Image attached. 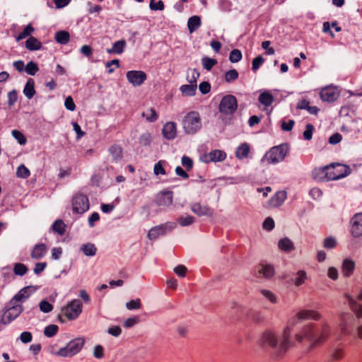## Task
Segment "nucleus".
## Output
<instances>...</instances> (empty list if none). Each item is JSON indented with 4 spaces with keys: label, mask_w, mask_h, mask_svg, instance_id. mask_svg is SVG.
<instances>
[{
    "label": "nucleus",
    "mask_w": 362,
    "mask_h": 362,
    "mask_svg": "<svg viewBox=\"0 0 362 362\" xmlns=\"http://www.w3.org/2000/svg\"><path fill=\"white\" fill-rule=\"evenodd\" d=\"M332 332V327L327 322L321 324L309 322L304 325L301 329L295 334L294 341L298 344H303L306 340L310 343L309 349L324 343Z\"/></svg>",
    "instance_id": "1"
},
{
    "label": "nucleus",
    "mask_w": 362,
    "mask_h": 362,
    "mask_svg": "<svg viewBox=\"0 0 362 362\" xmlns=\"http://www.w3.org/2000/svg\"><path fill=\"white\" fill-rule=\"evenodd\" d=\"M257 343L264 349L269 348L276 357L283 356L295 344L289 339L288 329L284 330L280 340L274 331L267 329L261 334Z\"/></svg>",
    "instance_id": "2"
},
{
    "label": "nucleus",
    "mask_w": 362,
    "mask_h": 362,
    "mask_svg": "<svg viewBox=\"0 0 362 362\" xmlns=\"http://www.w3.org/2000/svg\"><path fill=\"white\" fill-rule=\"evenodd\" d=\"M182 125L187 134H194L202 128V119L196 111L188 112L183 118Z\"/></svg>",
    "instance_id": "3"
},
{
    "label": "nucleus",
    "mask_w": 362,
    "mask_h": 362,
    "mask_svg": "<svg viewBox=\"0 0 362 362\" xmlns=\"http://www.w3.org/2000/svg\"><path fill=\"white\" fill-rule=\"evenodd\" d=\"M85 340L82 337H77L70 341L64 347L59 349L57 351L53 353L54 356L71 358L76 355L82 349Z\"/></svg>",
    "instance_id": "4"
},
{
    "label": "nucleus",
    "mask_w": 362,
    "mask_h": 362,
    "mask_svg": "<svg viewBox=\"0 0 362 362\" xmlns=\"http://www.w3.org/2000/svg\"><path fill=\"white\" fill-rule=\"evenodd\" d=\"M288 151V147L286 144H281L277 146L272 147L269 151L266 153L262 158V163L267 164H276L282 161L286 157Z\"/></svg>",
    "instance_id": "5"
},
{
    "label": "nucleus",
    "mask_w": 362,
    "mask_h": 362,
    "mask_svg": "<svg viewBox=\"0 0 362 362\" xmlns=\"http://www.w3.org/2000/svg\"><path fill=\"white\" fill-rule=\"evenodd\" d=\"M83 304L78 299H74L62 308V313L69 320H76L82 313Z\"/></svg>",
    "instance_id": "6"
},
{
    "label": "nucleus",
    "mask_w": 362,
    "mask_h": 362,
    "mask_svg": "<svg viewBox=\"0 0 362 362\" xmlns=\"http://www.w3.org/2000/svg\"><path fill=\"white\" fill-rule=\"evenodd\" d=\"M177 226L175 222H167L151 228L147 234V238L151 240H154L160 236L165 235L171 232Z\"/></svg>",
    "instance_id": "7"
},
{
    "label": "nucleus",
    "mask_w": 362,
    "mask_h": 362,
    "mask_svg": "<svg viewBox=\"0 0 362 362\" xmlns=\"http://www.w3.org/2000/svg\"><path fill=\"white\" fill-rule=\"evenodd\" d=\"M328 180H336L343 178L350 174L349 166L340 163L327 165Z\"/></svg>",
    "instance_id": "8"
},
{
    "label": "nucleus",
    "mask_w": 362,
    "mask_h": 362,
    "mask_svg": "<svg viewBox=\"0 0 362 362\" xmlns=\"http://www.w3.org/2000/svg\"><path fill=\"white\" fill-rule=\"evenodd\" d=\"M237 107L238 102L236 98L232 95H227L221 99L218 110L223 114L232 115L236 111Z\"/></svg>",
    "instance_id": "9"
},
{
    "label": "nucleus",
    "mask_w": 362,
    "mask_h": 362,
    "mask_svg": "<svg viewBox=\"0 0 362 362\" xmlns=\"http://www.w3.org/2000/svg\"><path fill=\"white\" fill-rule=\"evenodd\" d=\"M90 207L88 197L83 194H76L72 199L73 211L76 214H83Z\"/></svg>",
    "instance_id": "10"
},
{
    "label": "nucleus",
    "mask_w": 362,
    "mask_h": 362,
    "mask_svg": "<svg viewBox=\"0 0 362 362\" xmlns=\"http://www.w3.org/2000/svg\"><path fill=\"white\" fill-rule=\"evenodd\" d=\"M23 306L21 305H14L8 303L7 309L1 317V322L4 325L9 324L15 320L23 312Z\"/></svg>",
    "instance_id": "11"
},
{
    "label": "nucleus",
    "mask_w": 362,
    "mask_h": 362,
    "mask_svg": "<svg viewBox=\"0 0 362 362\" xmlns=\"http://www.w3.org/2000/svg\"><path fill=\"white\" fill-rule=\"evenodd\" d=\"M349 233L354 238L362 237V212L356 213L351 218Z\"/></svg>",
    "instance_id": "12"
},
{
    "label": "nucleus",
    "mask_w": 362,
    "mask_h": 362,
    "mask_svg": "<svg viewBox=\"0 0 362 362\" xmlns=\"http://www.w3.org/2000/svg\"><path fill=\"white\" fill-rule=\"evenodd\" d=\"M146 74L142 71H129L127 72L128 81L134 86H140L146 80Z\"/></svg>",
    "instance_id": "13"
},
{
    "label": "nucleus",
    "mask_w": 362,
    "mask_h": 362,
    "mask_svg": "<svg viewBox=\"0 0 362 362\" xmlns=\"http://www.w3.org/2000/svg\"><path fill=\"white\" fill-rule=\"evenodd\" d=\"M226 158V153L223 151L214 150L209 153L202 155L200 160L204 163L220 162Z\"/></svg>",
    "instance_id": "14"
},
{
    "label": "nucleus",
    "mask_w": 362,
    "mask_h": 362,
    "mask_svg": "<svg viewBox=\"0 0 362 362\" xmlns=\"http://www.w3.org/2000/svg\"><path fill=\"white\" fill-rule=\"evenodd\" d=\"M191 210L198 216H209L214 215V210L207 205H202L199 202L191 204Z\"/></svg>",
    "instance_id": "15"
},
{
    "label": "nucleus",
    "mask_w": 362,
    "mask_h": 362,
    "mask_svg": "<svg viewBox=\"0 0 362 362\" xmlns=\"http://www.w3.org/2000/svg\"><path fill=\"white\" fill-rule=\"evenodd\" d=\"M339 93L333 86H327L322 88L320 91V96L322 100L326 102H333L338 98Z\"/></svg>",
    "instance_id": "16"
},
{
    "label": "nucleus",
    "mask_w": 362,
    "mask_h": 362,
    "mask_svg": "<svg viewBox=\"0 0 362 362\" xmlns=\"http://www.w3.org/2000/svg\"><path fill=\"white\" fill-rule=\"evenodd\" d=\"M173 192L170 191L159 193L156 199L157 205L160 206H169L173 204Z\"/></svg>",
    "instance_id": "17"
},
{
    "label": "nucleus",
    "mask_w": 362,
    "mask_h": 362,
    "mask_svg": "<svg viewBox=\"0 0 362 362\" xmlns=\"http://www.w3.org/2000/svg\"><path fill=\"white\" fill-rule=\"evenodd\" d=\"M162 134L168 140L174 139L177 136V125L173 122H168L164 124Z\"/></svg>",
    "instance_id": "18"
},
{
    "label": "nucleus",
    "mask_w": 362,
    "mask_h": 362,
    "mask_svg": "<svg viewBox=\"0 0 362 362\" xmlns=\"http://www.w3.org/2000/svg\"><path fill=\"white\" fill-rule=\"evenodd\" d=\"M287 197L286 192L285 191L277 192L268 202L269 206L271 208L279 207L281 206L285 202Z\"/></svg>",
    "instance_id": "19"
},
{
    "label": "nucleus",
    "mask_w": 362,
    "mask_h": 362,
    "mask_svg": "<svg viewBox=\"0 0 362 362\" xmlns=\"http://www.w3.org/2000/svg\"><path fill=\"white\" fill-rule=\"evenodd\" d=\"M356 268V262L351 259L346 258L343 260L341 264V272L344 277H350Z\"/></svg>",
    "instance_id": "20"
},
{
    "label": "nucleus",
    "mask_w": 362,
    "mask_h": 362,
    "mask_svg": "<svg viewBox=\"0 0 362 362\" xmlns=\"http://www.w3.org/2000/svg\"><path fill=\"white\" fill-rule=\"evenodd\" d=\"M312 177L318 182L329 181L327 165L314 169L312 173Z\"/></svg>",
    "instance_id": "21"
},
{
    "label": "nucleus",
    "mask_w": 362,
    "mask_h": 362,
    "mask_svg": "<svg viewBox=\"0 0 362 362\" xmlns=\"http://www.w3.org/2000/svg\"><path fill=\"white\" fill-rule=\"evenodd\" d=\"M298 317L301 318L302 320H319L322 315L320 313L313 310H301L298 312Z\"/></svg>",
    "instance_id": "22"
},
{
    "label": "nucleus",
    "mask_w": 362,
    "mask_h": 362,
    "mask_svg": "<svg viewBox=\"0 0 362 362\" xmlns=\"http://www.w3.org/2000/svg\"><path fill=\"white\" fill-rule=\"evenodd\" d=\"M256 270L258 273V274H256V275L258 277L263 276L265 278H270L274 274V267L270 264H259L257 266Z\"/></svg>",
    "instance_id": "23"
},
{
    "label": "nucleus",
    "mask_w": 362,
    "mask_h": 362,
    "mask_svg": "<svg viewBox=\"0 0 362 362\" xmlns=\"http://www.w3.org/2000/svg\"><path fill=\"white\" fill-rule=\"evenodd\" d=\"M259 102L264 106L265 108L269 107L274 100V96L269 90L262 92L258 97Z\"/></svg>",
    "instance_id": "24"
},
{
    "label": "nucleus",
    "mask_w": 362,
    "mask_h": 362,
    "mask_svg": "<svg viewBox=\"0 0 362 362\" xmlns=\"http://www.w3.org/2000/svg\"><path fill=\"white\" fill-rule=\"evenodd\" d=\"M47 253V247L45 244H37L33 247L31 252V257L35 259H40L43 257Z\"/></svg>",
    "instance_id": "25"
},
{
    "label": "nucleus",
    "mask_w": 362,
    "mask_h": 362,
    "mask_svg": "<svg viewBox=\"0 0 362 362\" xmlns=\"http://www.w3.org/2000/svg\"><path fill=\"white\" fill-rule=\"evenodd\" d=\"M278 247L279 250L285 252H290L295 250L293 243L288 238H284L279 240Z\"/></svg>",
    "instance_id": "26"
},
{
    "label": "nucleus",
    "mask_w": 362,
    "mask_h": 362,
    "mask_svg": "<svg viewBox=\"0 0 362 362\" xmlns=\"http://www.w3.org/2000/svg\"><path fill=\"white\" fill-rule=\"evenodd\" d=\"M23 93L28 99H31L35 95V81L33 78L28 79L23 89Z\"/></svg>",
    "instance_id": "27"
},
{
    "label": "nucleus",
    "mask_w": 362,
    "mask_h": 362,
    "mask_svg": "<svg viewBox=\"0 0 362 362\" xmlns=\"http://www.w3.org/2000/svg\"><path fill=\"white\" fill-rule=\"evenodd\" d=\"M250 151V148L249 144L247 143H243L237 148L235 156L240 160L246 158L248 156Z\"/></svg>",
    "instance_id": "28"
},
{
    "label": "nucleus",
    "mask_w": 362,
    "mask_h": 362,
    "mask_svg": "<svg viewBox=\"0 0 362 362\" xmlns=\"http://www.w3.org/2000/svg\"><path fill=\"white\" fill-rule=\"evenodd\" d=\"M201 18L198 16H193L188 19L187 27L190 33H194L201 26Z\"/></svg>",
    "instance_id": "29"
},
{
    "label": "nucleus",
    "mask_w": 362,
    "mask_h": 362,
    "mask_svg": "<svg viewBox=\"0 0 362 362\" xmlns=\"http://www.w3.org/2000/svg\"><path fill=\"white\" fill-rule=\"evenodd\" d=\"M346 298L348 299L349 304L355 313L356 317L361 318L362 317V305L357 303L352 298H351L349 295H345Z\"/></svg>",
    "instance_id": "30"
},
{
    "label": "nucleus",
    "mask_w": 362,
    "mask_h": 362,
    "mask_svg": "<svg viewBox=\"0 0 362 362\" xmlns=\"http://www.w3.org/2000/svg\"><path fill=\"white\" fill-rule=\"evenodd\" d=\"M126 47V41L124 40H120L119 41L115 42L112 47L111 49H107V52L108 53H115L117 54H120L124 52V49Z\"/></svg>",
    "instance_id": "31"
},
{
    "label": "nucleus",
    "mask_w": 362,
    "mask_h": 362,
    "mask_svg": "<svg viewBox=\"0 0 362 362\" xmlns=\"http://www.w3.org/2000/svg\"><path fill=\"white\" fill-rule=\"evenodd\" d=\"M25 47L31 51L39 50L42 47V44L37 38L30 37L25 42Z\"/></svg>",
    "instance_id": "32"
},
{
    "label": "nucleus",
    "mask_w": 362,
    "mask_h": 362,
    "mask_svg": "<svg viewBox=\"0 0 362 362\" xmlns=\"http://www.w3.org/2000/svg\"><path fill=\"white\" fill-rule=\"evenodd\" d=\"M81 250L86 256H95L97 252L96 247L93 243H86L81 246Z\"/></svg>",
    "instance_id": "33"
},
{
    "label": "nucleus",
    "mask_w": 362,
    "mask_h": 362,
    "mask_svg": "<svg viewBox=\"0 0 362 362\" xmlns=\"http://www.w3.org/2000/svg\"><path fill=\"white\" fill-rule=\"evenodd\" d=\"M69 38L70 35L67 31L61 30L55 33V40L59 44H67L69 41Z\"/></svg>",
    "instance_id": "34"
},
{
    "label": "nucleus",
    "mask_w": 362,
    "mask_h": 362,
    "mask_svg": "<svg viewBox=\"0 0 362 362\" xmlns=\"http://www.w3.org/2000/svg\"><path fill=\"white\" fill-rule=\"evenodd\" d=\"M180 89L183 95L186 96H193L196 93L197 84L189 83L187 85H182Z\"/></svg>",
    "instance_id": "35"
},
{
    "label": "nucleus",
    "mask_w": 362,
    "mask_h": 362,
    "mask_svg": "<svg viewBox=\"0 0 362 362\" xmlns=\"http://www.w3.org/2000/svg\"><path fill=\"white\" fill-rule=\"evenodd\" d=\"M142 117H144L146 121L149 122H154L158 119V114L154 108L147 109L141 114Z\"/></svg>",
    "instance_id": "36"
},
{
    "label": "nucleus",
    "mask_w": 362,
    "mask_h": 362,
    "mask_svg": "<svg viewBox=\"0 0 362 362\" xmlns=\"http://www.w3.org/2000/svg\"><path fill=\"white\" fill-rule=\"evenodd\" d=\"M28 289V288L27 287L21 289L13 297L9 303L14 305H19L18 303L21 302L23 298H27L28 297V295H25Z\"/></svg>",
    "instance_id": "37"
},
{
    "label": "nucleus",
    "mask_w": 362,
    "mask_h": 362,
    "mask_svg": "<svg viewBox=\"0 0 362 362\" xmlns=\"http://www.w3.org/2000/svg\"><path fill=\"white\" fill-rule=\"evenodd\" d=\"M109 152L112 155L113 159L115 161L121 160V158L122 157V150L121 147H119V146H117V145L112 146L109 148Z\"/></svg>",
    "instance_id": "38"
},
{
    "label": "nucleus",
    "mask_w": 362,
    "mask_h": 362,
    "mask_svg": "<svg viewBox=\"0 0 362 362\" xmlns=\"http://www.w3.org/2000/svg\"><path fill=\"white\" fill-rule=\"evenodd\" d=\"M344 355L343 349L335 348L332 350L331 354V358L327 362H334V361L341 360Z\"/></svg>",
    "instance_id": "39"
},
{
    "label": "nucleus",
    "mask_w": 362,
    "mask_h": 362,
    "mask_svg": "<svg viewBox=\"0 0 362 362\" xmlns=\"http://www.w3.org/2000/svg\"><path fill=\"white\" fill-rule=\"evenodd\" d=\"M307 279V274L304 270H299L296 273V276L295 279H293L294 284L296 286H300L303 284L305 283V280Z\"/></svg>",
    "instance_id": "40"
},
{
    "label": "nucleus",
    "mask_w": 362,
    "mask_h": 362,
    "mask_svg": "<svg viewBox=\"0 0 362 362\" xmlns=\"http://www.w3.org/2000/svg\"><path fill=\"white\" fill-rule=\"evenodd\" d=\"M299 320H302L301 318L298 317V312L296 315L292 316L288 321L287 326L285 327L284 330L289 329V339H291V329L292 328L296 325Z\"/></svg>",
    "instance_id": "41"
},
{
    "label": "nucleus",
    "mask_w": 362,
    "mask_h": 362,
    "mask_svg": "<svg viewBox=\"0 0 362 362\" xmlns=\"http://www.w3.org/2000/svg\"><path fill=\"white\" fill-rule=\"evenodd\" d=\"M65 228H66V226L62 220H57L52 224L53 230L61 235H64L65 233V231H66Z\"/></svg>",
    "instance_id": "42"
},
{
    "label": "nucleus",
    "mask_w": 362,
    "mask_h": 362,
    "mask_svg": "<svg viewBox=\"0 0 362 362\" xmlns=\"http://www.w3.org/2000/svg\"><path fill=\"white\" fill-rule=\"evenodd\" d=\"M28 267L23 263H16L13 265V272L16 275L22 276L28 272Z\"/></svg>",
    "instance_id": "43"
},
{
    "label": "nucleus",
    "mask_w": 362,
    "mask_h": 362,
    "mask_svg": "<svg viewBox=\"0 0 362 362\" xmlns=\"http://www.w3.org/2000/svg\"><path fill=\"white\" fill-rule=\"evenodd\" d=\"M202 64L206 70L210 71L217 64V61L215 59L204 57L202 59Z\"/></svg>",
    "instance_id": "44"
},
{
    "label": "nucleus",
    "mask_w": 362,
    "mask_h": 362,
    "mask_svg": "<svg viewBox=\"0 0 362 362\" xmlns=\"http://www.w3.org/2000/svg\"><path fill=\"white\" fill-rule=\"evenodd\" d=\"M59 330V327L56 325H49L45 327L44 329V334L47 337H52L55 336Z\"/></svg>",
    "instance_id": "45"
},
{
    "label": "nucleus",
    "mask_w": 362,
    "mask_h": 362,
    "mask_svg": "<svg viewBox=\"0 0 362 362\" xmlns=\"http://www.w3.org/2000/svg\"><path fill=\"white\" fill-rule=\"evenodd\" d=\"M178 223L182 226H188L194 222V218L192 216H180L177 218Z\"/></svg>",
    "instance_id": "46"
},
{
    "label": "nucleus",
    "mask_w": 362,
    "mask_h": 362,
    "mask_svg": "<svg viewBox=\"0 0 362 362\" xmlns=\"http://www.w3.org/2000/svg\"><path fill=\"white\" fill-rule=\"evenodd\" d=\"M34 31V28L33 26L29 24L28 25L24 30L18 34V35L16 37V40L20 41L23 39H25V37L30 36L31 33Z\"/></svg>",
    "instance_id": "47"
},
{
    "label": "nucleus",
    "mask_w": 362,
    "mask_h": 362,
    "mask_svg": "<svg viewBox=\"0 0 362 362\" xmlns=\"http://www.w3.org/2000/svg\"><path fill=\"white\" fill-rule=\"evenodd\" d=\"M39 68L36 63L33 61L28 62L25 67L26 73L30 76H34L38 71Z\"/></svg>",
    "instance_id": "48"
},
{
    "label": "nucleus",
    "mask_w": 362,
    "mask_h": 362,
    "mask_svg": "<svg viewBox=\"0 0 362 362\" xmlns=\"http://www.w3.org/2000/svg\"><path fill=\"white\" fill-rule=\"evenodd\" d=\"M152 141V136L149 132H145L142 134L139 139V144L143 146L150 145Z\"/></svg>",
    "instance_id": "49"
},
{
    "label": "nucleus",
    "mask_w": 362,
    "mask_h": 362,
    "mask_svg": "<svg viewBox=\"0 0 362 362\" xmlns=\"http://www.w3.org/2000/svg\"><path fill=\"white\" fill-rule=\"evenodd\" d=\"M242 57L241 52L238 49H234L230 53L229 60L232 63H237L241 60Z\"/></svg>",
    "instance_id": "50"
},
{
    "label": "nucleus",
    "mask_w": 362,
    "mask_h": 362,
    "mask_svg": "<svg viewBox=\"0 0 362 362\" xmlns=\"http://www.w3.org/2000/svg\"><path fill=\"white\" fill-rule=\"evenodd\" d=\"M11 134L21 145H25L26 144V137L20 131L16 129L12 130Z\"/></svg>",
    "instance_id": "51"
},
{
    "label": "nucleus",
    "mask_w": 362,
    "mask_h": 362,
    "mask_svg": "<svg viewBox=\"0 0 362 362\" xmlns=\"http://www.w3.org/2000/svg\"><path fill=\"white\" fill-rule=\"evenodd\" d=\"M165 163V161L164 160H159L158 163H156L153 168V173L156 175H165L166 174V172L163 168V165Z\"/></svg>",
    "instance_id": "52"
},
{
    "label": "nucleus",
    "mask_w": 362,
    "mask_h": 362,
    "mask_svg": "<svg viewBox=\"0 0 362 362\" xmlns=\"http://www.w3.org/2000/svg\"><path fill=\"white\" fill-rule=\"evenodd\" d=\"M238 72L235 69H230L225 74V81L227 83L235 81L238 78Z\"/></svg>",
    "instance_id": "53"
},
{
    "label": "nucleus",
    "mask_w": 362,
    "mask_h": 362,
    "mask_svg": "<svg viewBox=\"0 0 362 362\" xmlns=\"http://www.w3.org/2000/svg\"><path fill=\"white\" fill-rule=\"evenodd\" d=\"M141 307V300L139 298H136L135 300H131L126 303V308L129 310H138Z\"/></svg>",
    "instance_id": "54"
},
{
    "label": "nucleus",
    "mask_w": 362,
    "mask_h": 362,
    "mask_svg": "<svg viewBox=\"0 0 362 362\" xmlns=\"http://www.w3.org/2000/svg\"><path fill=\"white\" fill-rule=\"evenodd\" d=\"M16 175L18 177L27 178L30 176V170L22 164L18 168Z\"/></svg>",
    "instance_id": "55"
},
{
    "label": "nucleus",
    "mask_w": 362,
    "mask_h": 362,
    "mask_svg": "<svg viewBox=\"0 0 362 362\" xmlns=\"http://www.w3.org/2000/svg\"><path fill=\"white\" fill-rule=\"evenodd\" d=\"M40 311L48 313L53 310V305L46 300H42L39 304Z\"/></svg>",
    "instance_id": "56"
},
{
    "label": "nucleus",
    "mask_w": 362,
    "mask_h": 362,
    "mask_svg": "<svg viewBox=\"0 0 362 362\" xmlns=\"http://www.w3.org/2000/svg\"><path fill=\"white\" fill-rule=\"evenodd\" d=\"M353 317L348 313H344L341 316V321L339 325H344L346 327L350 328L351 327V322Z\"/></svg>",
    "instance_id": "57"
},
{
    "label": "nucleus",
    "mask_w": 362,
    "mask_h": 362,
    "mask_svg": "<svg viewBox=\"0 0 362 362\" xmlns=\"http://www.w3.org/2000/svg\"><path fill=\"white\" fill-rule=\"evenodd\" d=\"M314 126L311 124H308L305 127V130L303 132V137L305 140L310 141L313 137L314 132Z\"/></svg>",
    "instance_id": "58"
},
{
    "label": "nucleus",
    "mask_w": 362,
    "mask_h": 362,
    "mask_svg": "<svg viewBox=\"0 0 362 362\" xmlns=\"http://www.w3.org/2000/svg\"><path fill=\"white\" fill-rule=\"evenodd\" d=\"M156 0H151L149 7L152 11H163L164 9V3L160 0L158 2Z\"/></svg>",
    "instance_id": "59"
},
{
    "label": "nucleus",
    "mask_w": 362,
    "mask_h": 362,
    "mask_svg": "<svg viewBox=\"0 0 362 362\" xmlns=\"http://www.w3.org/2000/svg\"><path fill=\"white\" fill-rule=\"evenodd\" d=\"M337 245V240L333 237H328L324 240L323 246L327 249H332Z\"/></svg>",
    "instance_id": "60"
},
{
    "label": "nucleus",
    "mask_w": 362,
    "mask_h": 362,
    "mask_svg": "<svg viewBox=\"0 0 362 362\" xmlns=\"http://www.w3.org/2000/svg\"><path fill=\"white\" fill-rule=\"evenodd\" d=\"M295 124V121L293 119H289L288 121H282L281 124V128L282 130L285 132L291 131Z\"/></svg>",
    "instance_id": "61"
},
{
    "label": "nucleus",
    "mask_w": 362,
    "mask_h": 362,
    "mask_svg": "<svg viewBox=\"0 0 362 362\" xmlns=\"http://www.w3.org/2000/svg\"><path fill=\"white\" fill-rule=\"evenodd\" d=\"M261 293L264 297H265L268 300H269L272 303H276V296L270 291L262 289L261 290Z\"/></svg>",
    "instance_id": "62"
},
{
    "label": "nucleus",
    "mask_w": 362,
    "mask_h": 362,
    "mask_svg": "<svg viewBox=\"0 0 362 362\" xmlns=\"http://www.w3.org/2000/svg\"><path fill=\"white\" fill-rule=\"evenodd\" d=\"M264 62V59L262 56H258L252 60V69L256 71Z\"/></svg>",
    "instance_id": "63"
},
{
    "label": "nucleus",
    "mask_w": 362,
    "mask_h": 362,
    "mask_svg": "<svg viewBox=\"0 0 362 362\" xmlns=\"http://www.w3.org/2000/svg\"><path fill=\"white\" fill-rule=\"evenodd\" d=\"M274 228V221L272 218L267 217L263 222V228L267 231L272 230Z\"/></svg>",
    "instance_id": "64"
}]
</instances>
